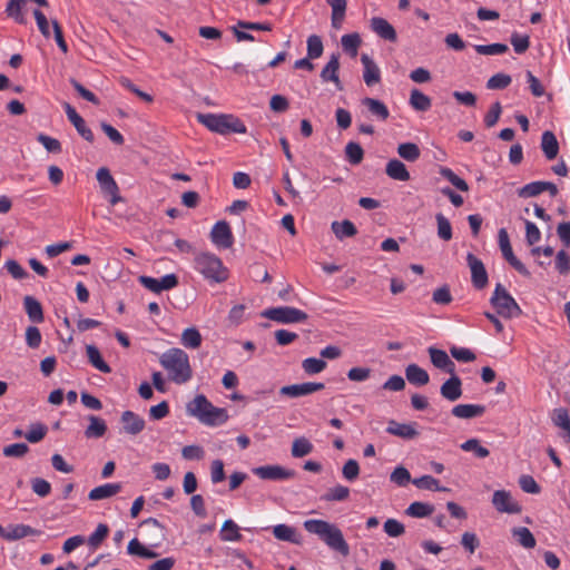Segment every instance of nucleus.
Here are the masks:
<instances>
[{
    "instance_id": "f704fd0d",
    "label": "nucleus",
    "mask_w": 570,
    "mask_h": 570,
    "mask_svg": "<svg viewBox=\"0 0 570 570\" xmlns=\"http://www.w3.org/2000/svg\"><path fill=\"white\" fill-rule=\"evenodd\" d=\"M89 425L85 430V435L88 439H99L102 438L107 432V424L105 420L99 416L89 415L88 416Z\"/></svg>"
},
{
    "instance_id": "c85d7f7f",
    "label": "nucleus",
    "mask_w": 570,
    "mask_h": 570,
    "mask_svg": "<svg viewBox=\"0 0 570 570\" xmlns=\"http://www.w3.org/2000/svg\"><path fill=\"white\" fill-rule=\"evenodd\" d=\"M541 149L548 160H552L558 156L559 142L552 131L547 130L542 134Z\"/></svg>"
},
{
    "instance_id": "de8ad7c7",
    "label": "nucleus",
    "mask_w": 570,
    "mask_h": 570,
    "mask_svg": "<svg viewBox=\"0 0 570 570\" xmlns=\"http://www.w3.org/2000/svg\"><path fill=\"white\" fill-rule=\"evenodd\" d=\"M127 552L131 556H138L144 559H154L158 556L155 551L144 547L136 538L129 541Z\"/></svg>"
},
{
    "instance_id": "f3484780",
    "label": "nucleus",
    "mask_w": 570,
    "mask_h": 570,
    "mask_svg": "<svg viewBox=\"0 0 570 570\" xmlns=\"http://www.w3.org/2000/svg\"><path fill=\"white\" fill-rule=\"evenodd\" d=\"M141 527L147 531L150 547H158L166 538L165 527L154 518L142 521Z\"/></svg>"
},
{
    "instance_id": "052dcab7",
    "label": "nucleus",
    "mask_w": 570,
    "mask_h": 570,
    "mask_svg": "<svg viewBox=\"0 0 570 570\" xmlns=\"http://www.w3.org/2000/svg\"><path fill=\"white\" fill-rule=\"evenodd\" d=\"M475 51L479 55L492 56L502 55L509 50V47L504 43H491V45H476L474 46Z\"/></svg>"
},
{
    "instance_id": "4468645a",
    "label": "nucleus",
    "mask_w": 570,
    "mask_h": 570,
    "mask_svg": "<svg viewBox=\"0 0 570 570\" xmlns=\"http://www.w3.org/2000/svg\"><path fill=\"white\" fill-rule=\"evenodd\" d=\"M212 242L220 247L229 248L233 245V234L225 220L217 222L210 232Z\"/></svg>"
},
{
    "instance_id": "bf43d9fd",
    "label": "nucleus",
    "mask_w": 570,
    "mask_h": 570,
    "mask_svg": "<svg viewBox=\"0 0 570 570\" xmlns=\"http://www.w3.org/2000/svg\"><path fill=\"white\" fill-rule=\"evenodd\" d=\"M324 50L321 37L312 35L307 38V56L309 59H317Z\"/></svg>"
},
{
    "instance_id": "6ab92c4d",
    "label": "nucleus",
    "mask_w": 570,
    "mask_h": 570,
    "mask_svg": "<svg viewBox=\"0 0 570 570\" xmlns=\"http://www.w3.org/2000/svg\"><path fill=\"white\" fill-rule=\"evenodd\" d=\"M428 352H429L432 364L436 368H439L448 374L455 373V364L450 358V356L446 354L445 351L431 346V347H429Z\"/></svg>"
},
{
    "instance_id": "473e14b6",
    "label": "nucleus",
    "mask_w": 570,
    "mask_h": 570,
    "mask_svg": "<svg viewBox=\"0 0 570 570\" xmlns=\"http://www.w3.org/2000/svg\"><path fill=\"white\" fill-rule=\"evenodd\" d=\"M331 229L334 233L335 237L340 240H343L344 238L347 237H354L357 234L355 225L348 219H344L342 222H333L331 225Z\"/></svg>"
},
{
    "instance_id": "9d476101",
    "label": "nucleus",
    "mask_w": 570,
    "mask_h": 570,
    "mask_svg": "<svg viewBox=\"0 0 570 570\" xmlns=\"http://www.w3.org/2000/svg\"><path fill=\"white\" fill-rule=\"evenodd\" d=\"M253 473L263 480L282 481L293 479L295 471L281 465H262L253 469Z\"/></svg>"
},
{
    "instance_id": "39448f33",
    "label": "nucleus",
    "mask_w": 570,
    "mask_h": 570,
    "mask_svg": "<svg viewBox=\"0 0 570 570\" xmlns=\"http://www.w3.org/2000/svg\"><path fill=\"white\" fill-rule=\"evenodd\" d=\"M194 268L206 279L214 283H222L228 278V271L223 266L222 261L212 253H198L194 258Z\"/></svg>"
},
{
    "instance_id": "f257e3e1",
    "label": "nucleus",
    "mask_w": 570,
    "mask_h": 570,
    "mask_svg": "<svg viewBox=\"0 0 570 570\" xmlns=\"http://www.w3.org/2000/svg\"><path fill=\"white\" fill-rule=\"evenodd\" d=\"M303 525L308 533L317 535L333 551L343 557L350 554V547L337 525L318 519L306 520Z\"/></svg>"
},
{
    "instance_id": "c03bdc74",
    "label": "nucleus",
    "mask_w": 570,
    "mask_h": 570,
    "mask_svg": "<svg viewBox=\"0 0 570 570\" xmlns=\"http://www.w3.org/2000/svg\"><path fill=\"white\" fill-rule=\"evenodd\" d=\"M220 539L223 541H239L242 540V534L239 533L238 525L233 520H226L223 523L220 531Z\"/></svg>"
},
{
    "instance_id": "cd10ccee",
    "label": "nucleus",
    "mask_w": 570,
    "mask_h": 570,
    "mask_svg": "<svg viewBox=\"0 0 570 570\" xmlns=\"http://www.w3.org/2000/svg\"><path fill=\"white\" fill-rule=\"evenodd\" d=\"M385 173L390 178L399 181H407L411 178L405 165L396 158L386 164Z\"/></svg>"
},
{
    "instance_id": "0e129e2a",
    "label": "nucleus",
    "mask_w": 570,
    "mask_h": 570,
    "mask_svg": "<svg viewBox=\"0 0 570 570\" xmlns=\"http://www.w3.org/2000/svg\"><path fill=\"white\" fill-rule=\"evenodd\" d=\"M47 434V426L42 423L31 424L30 430L24 434V438L31 442L37 443L41 441Z\"/></svg>"
},
{
    "instance_id": "e2e57ef3",
    "label": "nucleus",
    "mask_w": 570,
    "mask_h": 570,
    "mask_svg": "<svg viewBox=\"0 0 570 570\" xmlns=\"http://www.w3.org/2000/svg\"><path fill=\"white\" fill-rule=\"evenodd\" d=\"M541 193H543V181H532L518 189V196L521 198L535 197Z\"/></svg>"
},
{
    "instance_id": "9b49d317",
    "label": "nucleus",
    "mask_w": 570,
    "mask_h": 570,
    "mask_svg": "<svg viewBox=\"0 0 570 570\" xmlns=\"http://www.w3.org/2000/svg\"><path fill=\"white\" fill-rule=\"evenodd\" d=\"M139 283L154 293H160L161 291L176 287L178 285V278L175 274H167L159 279L150 276H140Z\"/></svg>"
},
{
    "instance_id": "49530a36",
    "label": "nucleus",
    "mask_w": 570,
    "mask_h": 570,
    "mask_svg": "<svg viewBox=\"0 0 570 570\" xmlns=\"http://www.w3.org/2000/svg\"><path fill=\"white\" fill-rule=\"evenodd\" d=\"M26 2V0H9L6 8L8 17L14 19L18 23H24L26 19L22 13V8Z\"/></svg>"
},
{
    "instance_id": "393cba45",
    "label": "nucleus",
    "mask_w": 570,
    "mask_h": 570,
    "mask_svg": "<svg viewBox=\"0 0 570 570\" xmlns=\"http://www.w3.org/2000/svg\"><path fill=\"white\" fill-rule=\"evenodd\" d=\"M361 62L364 67L363 79L367 86H373L381 80V71L377 65L366 55L361 56Z\"/></svg>"
},
{
    "instance_id": "423d86ee",
    "label": "nucleus",
    "mask_w": 570,
    "mask_h": 570,
    "mask_svg": "<svg viewBox=\"0 0 570 570\" xmlns=\"http://www.w3.org/2000/svg\"><path fill=\"white\" fill-rule=\"evenodd\" d=\"M490 302L502 317L513 318L522 314L519 304L500 283L497 284Z\"/></svg>"
},
{
    "instance_id": "0eeeda50",
    "label": "nucleus",
    "mask_w": 570,
    "mask_h": 570,
    "mask_svg": "<svg viewBox=\"0 0 570 570\" xmlns=\"http://www.w3.org/2000/svg\"><path fill=\"white\" fill-rule=\"evenodd\" d=\"M262 316L279 324L303 323L308 318L305 312L292 306L267 308L262 313Z\"/></svg>"
},
{
    "instance_id": "dca6fc26",
    "label": "nucleus",
    "mask_w": 570,
    "mask_h": 570,
    "mask_svg": "<svg viewBox=\"0 0 570 570\" xmlns=\"http://www.w3.org/2000/svg\"><path fill=\"white\" fill-rule=\"evenodd\" d=\"M323 389H324L323 383L306 382V383H302V384H293V385L283 386L279 390V393L282 395H286L289 397H299V396L308 395L314 392L321 391Z\"/></svg>"
},
{
    "instance_id": "13d9d810",
    "label": "nucleus",
    "mask_w": 570,
    "mask_h": 570,
    "mask_svg": "<svg viewBox=\"0 0 570 570\" xmlns=\"http://www.w3.org/2000/svg\"><path fill=\"white\" fill-rule=\"evenodd\" d=\"M413 484L420 489H426L431 491H449L448 488L440 487L439 481L431 475H422L413 481Z\"/></svg>"
},
{
    "instance_id": "2f4dec72",
    "label": "nucleus",
    "mask_w": 570,
    "mask_h": 570,
    "mask_svg": "<svg viewBox=\"0 0 570 570\" xmlns=\"http://www.w3.org/2000/svg\"><path fill=\"white\" fill-rule=\"evenodd\" d=\"M406 380L414 385H425L430 381L429 373L416 364H410L405 367Z\"/></svg>"
},
{
    "instance_id": "8fccbe9b",
    "label": "nucleus",
    "mask_w": 570,
    "mask_h": 570,
    "mask_svg": "<svg viewBox=\"0 0 570 570\" xmlns=\"http://www.w3.org/2000/svg\"><path fill=\"white\" fill-rule=\"evenodd\" d=\"M439 174L449 180L455 188H458L461 191H468L469 185L464 179L459 177L452 169L448 167H440Z\"/></svg>"
},
{
    "instance_id": "680f3d73",
    "label": "nucleus",
    "mask_w": 570,
    "mask_h": 570,
    "mask_svg": "<svg viewBox=\"0 0 570 570\" xmlns=\"http://www.w3.org/2000/svg\"><path fill=\"white\" fill-rule=\"evenodd\" d=\"M108 532H109L108 525L104 524V523H99L98 527L96 528L95 532L91 533V535L88 538V544L92 549H97L102 543V541L107 538Z\"/></svg>"
},
{
    "instance_id": "20e7f679",
    "label": "nucleus",
    "mask_w": 570,
    "mask_h": 570,
    "mask_svg": "<svg viewBox=\"0 0 570 570\" xmlns=\"http://www.w3.org/2000/svg\"><path fill=\"white\" fill-rule=\"evenodd\" d=\"M197 119L210 131L220 135H227L230 132L246 134L247 131L245 124L233 115L198 114Z\"/></svg>"
},
{
    "instance_id": "5701e85b",
    "label": "nucleus",
    "mask_w": 570,
    "mask_h": 570,
    "mask_svg": "<svg viewBox=\"0 0 570 570\" xmlns=\"http://www.w3.org/2000/svg\"><path fill=\"white\" fill-rule=\"evenodd\" d=\"M415 423H399L394 420H391L389 422V425L386 428V432L389 434L405 439V440H412L415 439L419 435L417 430L415 429Z\"/></svg>"
},
{
    "instance_id": "f03ea898",
    "label": "nucleus",
    "mask_w": 570,
    "mask_h": 570,
    "mask_svg": "<svg viewBox=\"0 0 570 570\" xmlns=\"http://www.w3.org/2000/svg\"><path fill=\"white\" fill-rule=\"evenodd\" d=\"M159 363L168 372L169 380L176 384H185L193 376L189 356L181 348H169L161 354Z\"/></svg>"
},
{
    "instance_id": "a211bd4d",
    "label": "nucleus",
    "mask_w": 570,
    "mask_h": 570,
    "mask_svg": "<svg viewBox=\"0 0 570 570\" xmlns=\"http://www.w3.org/2000/svg\"><path fill=\"white\" fill-rule=\"evenodd\" d=\"M370 26L373 32H375L380 38L395 42L397 40V35L394 27L384 18L373 17L370 20Z\"/></svg>"
},
{
    "instance_id": "6e6d98bb",
    "label": "nucleus",
    "mask_w": 570,
    "mask_h": 570,
    "mask_svg": "<svg viewBox=\"0 0 570 570\" xmlns=\"http://www.w3.org/2000/svg\"><path fill=\"white\" fill-rule=\"evenodd\" d=\"M436 225H438V236L449 242L452 239V226L450 220L441 213L435 215Z\"/></svg>"
},
{
    "instance_id": "72a5a7b5",
    "label": "nucleus",
    "mask_w": 570,
    "mask_h": 570,
    "mask_svg": "<svg viewBox=\"0 0 570 570\" xmlns=\"http://www.w3.org/2000/svg\"><path fill=\"white\" fill-rule=\"evenodd\" d=\"M326 3L332 9V26L335 29H340L342 27L343 20L345 18L346 12V0H325Z\"/></svg>"
},
{
    "instance_id": "a18cd8bd",
    "label": "nucleus",
    "mask_w": 570,
    "mask_h": 570,
    "mask_svg": "<svg viewBox=\"0 0 570 570\" xmlns=\"http://www.w3.org/2000/svg\"><path fill=\"white\" fill-rule=\"evenodd\" d=\"M433 511H434L433 505H431L429 503L415 501L409 505V508L406 509L405 512L407 515L413 517V518H425V517L431 515L433 513Z\"/></svg>"
},
{
    "instance_id": "ea45409f",
    "label": "nucleus",
    "mask_w": 570,
    "mask_h": 570,
    "mask_svg": "<svg viewBox=\"0 0 570 570\" xmlns=\"http://www.w3.org/2000/svg\"><path fill=\"white\" fill-rule=\"evenodd\" d=\"M512 535L517 539L519 544L525 549H532L535 547L537 541L531 531L525 527L512 529Z\"/></svg>"
},
{
    "instance_id": "37998d69",
    "label": "nucleus",
    "mask_w": 570,
    "mask_h": 570,
    "mask_svg": "<svg viewBox=\"0 0 570 570\" xmlns=\"http://www.w3.org/2000/svg\"><path fill=\"white\" fill-rule=\"evenodd\" d=\"M181 344L187 348H198L202 344V335L196 327L186 328L181 334Z\"/></svg>"
},
{
    "instance_id": "864d4df0",
    "label": "nucleus",
    "mask_w": 570,
    "mask_h": 570,
    "mask_svg": "<svg viewBox=\"0 0 570 570\" xmlns=\"http://www.w3.org/2000/svg\"><path fill=\"white\" fill-rule=\"evenodd\" d=\"M350 497V489L345 485L337 484L331 489L322 497V500L332 502V501H345Z\"/></svg>"
},
{
    "instance_id": "f8f14e48",
    "label": "nucleus",
    "mask_w": 570,
    "mask_h": 570,
    "mask_svg": "<svg viewBox=\"0 0 570 570\" xmlns=\"http://www.w3.org/2000/svg\"><path fill=\"white\" fill-rule=\"evenodd\" d=\"M466 263L471 271V282L478 289H482L488 284V273L484 264L472 253L466 255Z\"/></svg>"
},
{
    "instance_id": "a19ab883",
    "label": "nucleus",
    "mask_w": 570,
    "mask_h": 570,
    "mask_svg": "<svg viewBox=\"0 0 570 570\" xmlns=\"http://www.w3.org/2000/svg\"><path fill=\"white\" fill-rule=\"evenodd\" d=\"M397 154L406 161H416L421 156L419 146L414 142H403L397 146Z\"/></svg>"
},
{
    "instance_id": "5fc2aeb1",
    "label": "nucleus",
    "mask_w": 570,
    "mask_h": 570,
    "mask_svg": "<svg viewBox=\"0 0 570 570\" xmlns=\"http://www.w3.org/2000/svg\"><path fill=\"white\" fill-rule=\"evenodd\" d=\"M326 362L322 358L307 357L302 362V368L308 375L323 372L326 368Z\"/></svg>"
},
{
    "instance_id": "aec40b11",
    "label": "nucleus",
    "mask_w": 570,
    "mask_h": 570,
    "mask_svg": "<svg viewBox=\"0 0 570 570\" xmlns=\"http://www.w3.org/2000/svg\"><path fill=\"white\" fill-rule=\"evenodd\" d=\"M450 375L451 377L441 385L440 393L443 399L455 402L462 396V381L456 373Z\"/></svg>"
},
{
    "instance_id": "6e6552de",
    "label": "nucleus",
    "mask_w": 570,
    "mask_h": 570,
    "mask_svg": "<svg viewBox=\"0 0 570 570\" xmlns=\"http://www.w3.org/2000/svg\"><path fill=\"white\" fill-rule=\"evenodd\" d=\"M96 178L99 183L101 193L105 196H109V203L111 205H116L117 203L124 200V198L119 195V187L108 168H99L97 170Z\"/></svg>"
},
{
    "instance_id": "69168bd1",
    "label": "nucleus",
    "mask_w": 570,
    "mask_h": 570,
    "mask_svg": "<svg viewBox=\"0 0 570 570\" xmlns=\"http://www.w3.org/2000/svg\"><path fill=\"white\" fill-rule=\"evenodd\" d=\"M342 474L346 481L352 482L356 480L360 475L358 462L354 459L347 460L342 468Z\"/></svg>"
},
{
    "instance_id": "774afa93",
    "label": "nucleus",
    "mask_w": 570,
    "mask_h": 570,
    "mask_svg": "<svg viewBox=\"0 0 570 570\" xmlns=\"http://www.w3.org/2000/svg\"><path fill=\"white\" fill-rule=\"evenodd\" d=\"M450 353L452 357H454L459 362L469 363L473 362L476 358L475 354L471 350L465 347L452 346L450 348Z\"/></svg>"
},
{
    "instance_id": "7ed1b4c3",
    "label": "nucleus",
    "mask_w": 570,
    "mask_h": 570,
    "mask_svg": "<svg viewBox=\"0 0 570 570\" xmlns=\"http://www.w3.org/2000/svg\"><path fill=\"white\" fill-rule=\"evenodd\" d=\"M186 413L208 426L222 425L228 420L227 411L214 406L204 394L196 395L186 404Z\"/></svg>"
},
{
    "instance_id": "e433bc0d",
    "label": "nucleus",
    "mask_w": 570,
    "mask_h": 570,
    "mask_svg": "<svg viewBox=\"0 0 570 570\" xmlns=\"http://www.w3.org/2000/svg\"><path fill=\"white\" fill-rule=\"evenodd\" d=\"M409 102L416 111H428L432 106L431 98L416 88L411 90Z\"/></svg>"
},
{
    "instance_id": "bb28decb",
    "label": "nucleus",
    "mask_w": 570,
    "mask_h": 570,
    "mask_svg": "<svg viewBox=\"0 0 570 570\" xmlns=\"http://www.w3.org/2000/svg\"><path fill=\"white\" fill-rule=\"evenodd\" d=\"M40 531L27 525V524H14L9 525L6 529L4 539L8 541H16L30 535H39Z\"/></svg>"
},
{
    "instance_id": "1a4fd4ad",
    "label": "nucleus",
    "mask_w": 570,
    "mask_h": 570,
    "mask_svg": "<svg viewBox=\"0 0 570 570\" xmlns=\"http://www.w3.org/2000/svg\"><path fill=\"white\" fill-rule=\"evenodd\" d=\"M499 246L502 252L503 257L509 262V264L521 275L530 276V272L524 266V264L519 261L513 254L508 232L504 228H501L498 233Z\"/></svg>"
},
{
    "instance_id": "603ef678",
    "label": "nucleus",
    "mask_w": 570,
    "mask_h": 570,
    "mask_svg": "<svg viewBox=\"0 0 570 570\" xmlns=\"http://www.w3.org/2000/svg\"><path fill=\"white\" fill-rule=\"evenodd\" d=\"M345 156L350 164L358 165L364 157V150L357 142L350 141L345 146Z\"/></svg>"
},
{
    "instance_id": "58836bf2",
    "label": "nucleus",
    "mask_w": 570,
    "mask_h": 570,
    "mask_svg": "<svg viewBox=\"0 0 570 570\" xmlns=\"http://www.w3.org/2000/svg\"><path fill=\"white\" fill-rule=\"evenodd\" d=\"M273 533L276 539L287 541L291 543H299L296 530L287 524H277L273 528Z\"/></svg>"
},
{
    "instance_id": "79ce46f5",
    "label": "nucleus",
    "mask_w": 570,
    "mask_h": 570,
    "mask_svg": "<svg viewBox=\"0 0 570 570\" xmlns=\"http://www.w3.org/2000/svg\"><path fill=\"white\" fill-rule=\"evenodd\" d=\"M314 446L308 439L305 436L296 438L292 444V456L303 458L312 453Z\"/></svg>"
},
{
    "instance_id": "3c124183",
    "label": "nucleus",
    "mask_w": 570,
    "mask_h": 570,
    "mask_svg": "<svg viewBox=\"0 0 570 570\" xmlns=\"http://www.w3.org/2000/svg\"><path fill=\"white\" fill-rule=\"evenodd\" d=\"M439 174L449 180L455 188H458L461 191H468L469 185L464 179L459 177L452 169L448 167H440Z\"/></svg>"
},
{
    "instance_id": "09e8293b",
    "label": "nucleus",
    "mask_w": 570,
    "mask_h": 570,
    "mask_svg": "<svg viewBox=\"0 0 570 570\" xmlns=\"http://www.w3.org/2000/svg\"><path fill=\"white\" fill-rule=\"evenodd\" d=\"M460 448L465 452H473L474 455L479 459H484L490 454V451L481 445L478 439H469L462 443Z\"/></svg>"
},
{
    "instance_id": "ddd939ff",
    "label": "nucleus",
    "mask_w": 570,
    "mask_h": 570,
    "mask_svg": "<svg viewBox=\"0 0 570 570\" xmlns=\"http://www.w3.org/2000/svg\"><path fill=\"white\" fill-rule=\"evenodd\" d=\"M492 504L499 512L510 514L521 512V505L514 501L511 493L505 490H498L493 493Z\"/></svg>"
},
{
    "instance_id": "4d7b16f0",
    "label": "nucleus",
    "mask_w": 570,
    "mask_h": 570,
    "mask_svg": "<svg viewBox=\"0 0 570 570\" xmlns=\"http://www.w3.org/2000/svg\"><path fill=\"white\" fill-rule=\"evenodd\" d=\"M343 49L351 55L352 58L356 57L357 49L361 45L358 33L344 35L341 39Z\"/></svg>"
},
{
    "instance_id": "2eb2a0df",
    "label": "nucleus",
    "mask_w": 570,
    "mask_h": 570,
    "mask_svg": "<svg viewBox=\"0 0 570 570\" xmlns=\"http://www.w3.org/2000/svg\"><path fill=\"white\" fill-rule=\"evenodd\" d=\"M340 71V55L333 53L328 60V62L324 66L321 71V79L324 82L332 81L337 90H343V85L338 77Z\"/></svg>"
},
{
    "instance_id": "a878e982",
    "label": "nucleus",
    "mask_w": 570,
    "mask_h": 570,
    "mask_svg": "<svg viewBox=\"0 0 570 570\" xmlns=\"http://www.w3.org/2000/svg\"><path fill=\"white\" fill-rule=\"evenodd\" d=\"M551 419L553 424L563 431L560 435L563 441L570 443V415L568 410L564 407L556 409Z\"/></svg>"
},
{
    "instance_id": "c9c22d12",
    "label": "nucleus",
    "mask_w": 570,
    "mask_h": 570,
    "mask_svg": "<svg viewBox=\"0 0 570 570\" xmlns=\"http://www.w3.org/2000/svg\"><path fill=\"white\" fill-rule=\"evenodd\" d=\"M362 105L367 107L368 111L382 121L390 117L387 107L379 99L366 97L362 100Z\"/></svg>"
},
{
    "instance_id": "b1692460",
    "label": "nucleus",
    "mask_w": 570,
    "mask_h": 570,
    "mask_svg": "<svg viewBox=\"0 0 570 570\" xmlns=\"http://www.w3.org/2000/svg\"><path fill=\"white\" fill-rule=\"evenodd\" d=\"M23 307L30 322L40 324L45 321L42 305L33 296L27 295L23 297Z\"/></svg>"
},
{
    "instance_id": "c756f323",
    "label": "nucleus",
    "mask_w": 570,
    "mask_h": 570,
    "mask_svg": "<svg viewBox=\"0 0 570 570\" xmlns=\"http://www.w3.org/2000/svg\"><path fill=\"white\" fill-rule=\"evenodd\" d=\"M120 491H121L120 483H106V484L99 485L97 488H94L89 492L88 499L91 501L104 500V499L116 495Z\"/></svg>"
},
{
    "instance_id": "7c9ffc66",
    "label": "nucleus",
    "mask_w": 570,
    "mask_h": 570,
    "mask_svg": "<svg viewBox=\"0 0 570 570\" xmlns=\"http://www.w3.org/2000/svg\"><path fill=\"white\" fill-rule=\"evenodd\" d=\"M485 406L480 404H458L452 409V414L459 419H472L481 416Z\"/></svg>"
},
{
    "instance_id": "4be33fe9",
    "label": "nucleus",
    "mask_w": 570,
    "mask_h": 570,
    "mask_svg": "<svg viewBox=\"0 0 570 570\" xmlns=\"http://www.w3.org/2000/svg\"><path fill=\"white\" fill-rule=\"evenodd\" d=\"M120 421L126 434L137 435L145 429V420L132 411H125L121 414Z\"/></svg>"
},
{
    "instance_id": "412c9836",
    "label": "nucleus",
    "mask_w": 570,
    "mask_h": 570,
    "mask_svg": "<svg viewBox=\"0 0 570 570\" xmlns=\"http://www.w3.org/2000/svg\"><path fill=\"white\" fill-rule=\"evenodd\" d=\"M65 110H66L68 119L75 126L78 134L87 141L92 142L94 134H92L91 129L87 127L83 118L69 104H66Z\"/></svg>"
},
{
    "instance_id": "338daca9",
    "label": "nucleus",
    "mask_w": 570,
    "mask_h": 570,
    "mask_svg": "<svg viewBox=\"0 0 570 570\" xmlns=\"http://www.w3.org/2000/svg\"><path fill=\"white\" fill-rule=\"evenodd\" d=\"M512 79L505 73H495L487 82V87L492 90L504 89L511 83Z\"/></svg>"
},
{
    "instance_id": "4c0bfd02",
    "label": "nucleus",
    "mask_w": 570,
    "mask_h": 570,
    "mask_svg": "<svg viewBox=\"0 0 570 570\" xmlns=\"http://www.w3.org/2000/svg\"><path fill=\"white\" fill-rule=\"evenodd\" d=\"M87 357L89 363L102 373H110V366L104 361L99 350L95 345H87Z\"/></svg>"
}]
</instances>
